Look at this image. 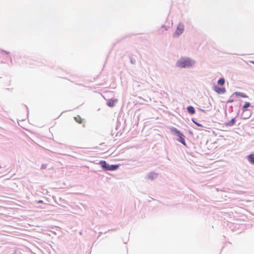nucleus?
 I'll return each instance as SVG.
<instances>
[{
  "label": "nucleus",
  "mask_w": 254,
  "mask_h": 254,
  "mask_svg": "<svg viewBox=\"0 0 254 254\" xmlns=\"http://www.w3.org/2000/svg\"><path fill=\"white\" fill-rule=\"evenodd\" d=\"M195 64V61L189 57H181L176 63V66L185 68L192 66Z\"/></svg>",
  "instance_id": "obj_1"
},
{
  "label": "nucleus",
  "mask_w": 254,
  "mask_h": 254,
  "mask_svg": "<svg viewBox=\"0 0 254 254\" xmlns=\"http://www.w3.org/2000/svg\"><path fill=\"white\" fill-rule=\"evenodd\" d=\"M198 106L200 108H197V109L205 113L212 110V105L207 97L201 98Z\"/></svg>",
  "instance_id": "obj_2"
},
{
  "label": "nucleus",
  "mask_w": 254,
  "mask_h": 254,
  "mask_svg": "<svg viewBox=\"0 0 254 254\" xmlns=\"http://www.w3.org/2000/svg\"><path fill=\"white\" fill-rule=\"evenodd\" d=\"M170 131L172 134L178 137L177 140L179 142L184 145L186 146V143L185 139V136L180 130L175 127H171L170 128Z\"/></svg>",
  "instance_id": "obj_3"
},
{
  "label": "nucleus",
  "mask_w": 254,
  "mask_h": 254,
  "mask_svg": "<svg viewBox=\"0 0 254 254\" xmlns=\"http://www.w3.org/2000/svg\"><path fill=\"white\" fill-rule=\"evenodd\" d=\"M99 164L101 166L102 169L104 171H114L118 169L119 165L112 164L109 165L105 160H101L99 162Z\"/></svg>",
  "instance_id": "obj_4"
},
{
  "label": "nucleus",
  "mask_w": 254,
  "mask_h": 254,
  "mask_svg": "<svg viewBox=\"0 0 254 254\" xmlns=\"http://www.w3.org/2000/svg\"><path fill=\"white\" fill-rule=\"evenodd\" d=\"M184 24L182 22H179L177 27V29L173 34V37L179 36L181 35L184 31Z\"/></svg>",
  "instance_id": "obj_5"
},
{
  "label": "nucleus",
  "mask_w": 254,
  "mask_h": 254,
  "mask_svg": "<svg viewBox=\"0 0 254 254\" xmlns=\"http://www.w3.org/2000/svg\"><path fill=\"white\" fill-rule=\"evenodd\" d=\"M158 176V174L154 171L148 173L145 176V179L147 180L154 181Z\"/></svg>",
  "instance_id": "obj_6"
},
{
  "label": "nucleus",
  "mask_w": 254,
  "mask_h": 254,
  "mask_svg": "<svg viewBox=\"0 0 254 254\" xmlns=\"http://www.w3.org/2000/svg\"><path fill=\"white\" fill-rule=\"evenodd\" d=\"M213 89L215 92L219 94H224L226 92V89L225 87H219L216 85H214L213 86Z\"/></svg>",
  "instance_id": "obj_7"
},
{
  "label": "nucleus",
  "mask_w": 254,
  "mask_h": 254,
  "mask_svg": "<svg viewBox=\"0 0 254 254\" xmlns=\"http://www.w3.org/2000/svg\"><path fill=\"white\" fill-rule=\"evenodd\" d=\"M252 114V111L251 110H247L245 111H243V113L242 114V118L243 119L247 120L249 119Z\"/></svg>",
  "instance_id": "obj_8"
},
{
  "label": "nucleus",
  "mask_w": 254,
  "mask_h": 254,
  "mask_svg": "<svg viewBox=\"0 0 254 254\" xmlns=\"http://www.w3.org/2000/svg\"><path fill=\"white\" fill-rule=\"evenodd\" d=\"M234 96H235L236 97H241L242 98H248V96L245 93L243 92H235L233 93V94L231 95V97H233Z\"/></svg>",
  "instance_id": "obj_9"
},
{
  "label": "nucleus",
  "mask_w": 254,
  "mask_h": 254,
  "mask_svg": "<svg viewBox=\"0 0 254 254\" xmlns=\"http://www.w3.org/2000/svg\"><path fill=\"white\" fill-rule=\"evenodd\" d=\"M236 122V117L232 118L230 121L224 123L226 127H233Z\"/></svg>",
  "instance_id": "obj_10"
},
{
  "label": "nucleus",
  "mask_w": 254,
  "mask_h": 254,
  "mask_svg": "<svg viewBox=\"0 0 254 254\" xmlns=\"http://www.w3.org/2000/svg\"><path fill=\"white\" fill-rule=\"evenodd\" d=\"M187 110L188 113L191 115H194L195 113V110L192 106H189L187 107Z\"/></svg>",
  "instance_id": "obj_11"
},
{
  "label": "nucleus",
  "mask_w": 254,
  "mask_h": 254,
  "mask_svg": "<svg viewBox=\"0 0 254 254\" xmlns=\"http://www.w3.org/2000/svg\"><path fill=\"white\" fill-rule=\"evenodd\" d=\"M117 102V99H110L107 102V105L110 107H113L115 106V103Z\"/></svg>",
  "instance_id": "obj_12"
},
{
  "label": "nucleus",
  "mask_w": 254,
  "mask_h": 254,
  "mask_svg": "<svg viewBox=\"0 0 254 254\" xmlns=\"http://www.w3.org/2000/svg\"><path fill=\"white\" fill-rule=\"evenodd\" d=\"M247 158L251 164L254 165V154H250L247 156Z\"/></svg>",
  "instance_id": "obj_13"
},
{
  "label": "nucleus",
  "mask_w": 254,
  "mask_h": 254,
  "mask_svg": "<svg viewBox=\"0 0 254 254\" xmlns=\"http://www.w3.org/2000/svg\"><path fill=\"white\" fill-rule=\"evenodd\" d=\"M251 106V104L250 102H246L245 104L242 107V110L243 111L249 110V109H248V108L249 107H250Z\"/></svg>",
  "instance_id": "obj_14"
},
{
  "label": "nucleus",
  "mask_w": 254,
  "mask_h": 254,
  "mask_svg": "<svg viewBox=\"0 0 254 254\" xmlns=\"http://www.w3.org/2000/svg\"><path fill=\"white\" fill-rule=\"evenodd\" d=\"M225 79L223 77H220L217 81V84L220 86H222L224 85Z\"/></svg>",
  "instance_id": "obj_15"
},
{
  "label": "nucleus",
  "mask_w": 254,
  "mask_h": 254,
  "mask_svg": "<svg viewBox=\"0 0 254 254\" xmlns=\"http://www.w3.org/2000/svg\"><path fill=\"white\" fill-rule=\"evenodd\" d=\"M191 121L194 124H195L197 126L199 127H203V125L199 124V123L197 122L194 119L192 118L191 119Z\"/></svg>",
  "instance_id": "obj_16"
},
{
  "label": "nucleus",
  "mask_w": 254,
  "mask_h": 254,
  "mask_svg": "<svg viewBox=\"0 0 254 254\" xmlns=\"http://www.w3.org/2000/svg\"><path fill=\"white\" fill-rule=\"evenodd\" d=\"M74 119L76 122L80 124L81 123L82 120L79 116L74 117Z\"/></svg>",
  "instance_id": "obj_17"
},
{
  "label": "nucleus",
  "mask_w": 254,
  "mask_h": 254,
  "mask_svg": "<svg viewBox=\"0 0 254 254\" xmlns=\"http://www.w3.org/2000/svg\"><path fill=\"white\" fill-rule=\"evenodd\" d=\"M130 62L132 64H135L136 63V60L132 58H130Z\"/></svg>",
  "instance_id": "obj_18"
},
{
  "label": "nucleus",
  "mask_w": 254,
  "mask_h": 254,
  "mask_svg": "<svg viewBox=\"0 0 254 254\" xmlns=\"http://www.w3.org/2000/svg\"><path fill=\"white\" fill-rule=\"evenodd\" d=\"M234 101V100L231 97V96L230 97V99L227 101V103H231Z\"/></svg>",
  "instance_id": "obj_19"
},
{
  "label": "nucleus",
  "mask_w": 254,
  "mask_h": 254,
  "mask_svg": "<svg viewBox=\"0 0 254 254\" xmlns=\"http://www.w3.org/2000/svg\"><path fill=\"white\" fill-rule=\"evenodd\" d=\"M0 51H1V52L5 53L6 55H9V53H10L9 52H8L7 51L4 50L3 49H1V50L0 49Z\"/></svg>",
  "instance_id": "obj_20"
},
{
  "label": "nucleus",
  "mask_w": 254,
  "mask_h": 254,
  "mask_svg": "<svg viewBox=\"0 0 254 254\" xmlns=\"http://www.w3.org/2000/svg\"><path fill=\"white\" fill-rule=\"evenodd\" d=\"M47 164H43L41 165V169H45L47 168Z\"/></svg>",
  "instance_id": "obj_21"
},
{
  "label": "nucleus",
  "mask_w": 254,
  "mask_h": 254,
  "mask_svg": "<svg viewBox=\"0 0 254 254\" xmlns=\"http://www.w3.org/2000/svg\"><path fill=\"white\" fill-rule=\"evenodd\" d=\"M162 28H164L165 29V30H168V29L169 28L168 26H165V25H162V26H161Z\"/></svg>",
  "instance_id": "obj_22"
},
{
  "label": "nucleus",
  "mask_w": 254,
  "mask_h": 254,
  "mask_svg": "<svg viewBox=\"0 0 254 254\" xmlns=\"http://www.w3.org/2000/svg\"><path fill=\"white\" fill-rule=\"evenodd\" d=\"M38 203H43V201L42 200H39L38 201Z\"/></svg>",
  "instance_id": "obj_23"
},
{
  "label": "nucleus",
  "mask_w": 254,
  "mask_h": 254,
  "mask_svg": "<svg viewBox=\"0 0 254 254\" xmlns=\"http://www.w3.org/2000/svg\"><path fill=\"white\" fill-rule=\"evenodd\" d=\"M25 107H26V108H27V115H28V114H29V111H28V107H27V106L26 105H25Z\"/></svg>",
  "instance_id": "obj_24"
},
{
  "label": "nucleus",
  "mask_w": 254,
  "mask_h": 254,
  "mask_svg": "<svg viewBox=\"0 0 254 254\" xmlns=\"http://www.w3.org/2000/svg\"><path fill=\"white\" fill-rule=\"evenodd\" d=\"M249 62H250V63L254 64V61H250Z\"/></svg>",
  "instance_id": "obj_25"
},
{
  "label": "nucleus",
  "mask_w": 254,
  "mask_h": 254,
  "mask_svg": "<svg viewBox=\"0 0 254 254\" xmlns=\"http://www.w3.org/2000/svg\"><path fill=\"white\" fill-rule=\"evenodd\" d=\"M1 169V166H0V169Z\"/></svg>",
  "instance_id": "obj_26"
}]
</instances>
